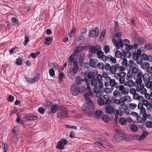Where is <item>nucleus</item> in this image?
<instances>
[{"label":"nucleus","instance_id":"nucleus-57","mask_svg":"<svg viewBox=\"0 0 152 152\" xmlns=\"http://www.w3.org/2000/svg\"><path fill=\"white\" fill-rule=\"evenodd\" d=\"M120 93L117 90H116L113 92V96L114 97H116L118 94L119 96L120 95Z\"/></svg>","mask_w":152,"mask_h":152},{"label":"nucleus","instance_id":"nucleus-45","mask_svg":"<svg viewBox=\"0 0 152 152\" xmlns=\"http://www.w3.org/2000/svg\"><path fill=\"white\" fill-rule=\"evenodd\" d=\"M12 23L14 26L15 25L18 23V20L16 18H13L12 19Z\"/></svg>","mask_w":152,"mask_h":152},{"label":"nucleus","instance_id":"nucleus-7","mask_svg":"<svg viewBox=\"0 0 152 152\" xmlns=\"http://www.w3.org/2000/svg\"><path fill=\"white\" fill-rule=\"evenodd\" d=\"M89 36L97 37L99 34V29L98 27L93 28L89 30Z\"/></svg>","mask_w":152,"mask_h":152},{"label":"nucleus","instance_id":"nucleus-41","mask_svg":"<svg viewBox=\"0 0 152 152\" xmlns=\"http://www.w3.org/2000/svg\"><path fill=\"white\" fill-rule=\"evenodd\" d=\"M23 63L22 59L20 58H17L16 61V63L18 65H21Z\"/></svg>","mask_w":152,"mask_h":152},{"label":"nucleus","instance_id":"nucleus-27","mask_svg":"<svg viewBox=\"0 0 152 152\" xmlns=\"http://www.w3.org/2000/svg\"><path fill=\"white\" fill-rule=\"evenodd\" d=\"M137 42L139 44H143L146 42V40L144 38L140 37L137 39Z\"/></svg>","mask_w":152,"mask_h":152},{"label":"nucleus","instance_id":"nucleus-32","mask_svg":"<svg viewBox=\"0 0 152 152\" xmlns=\"http://www.w3.org/2000/svg\"><path fill=\"white\" fill-rule=\"evenodd\" d=\"M52 39L50 37H46L45 41V43L47 45H49L52 42Z\"/></svg>","mask_w":152,"mask_h":152},{"label":"nucleus","instance_id":"nucleus-35","mask_svg":"<svg viewBox=\"0 0 152 152\" xmlns=\"http://www.w3.org/2000/svg\"><path fill=\"white\" fill-rule=\"evenodd\" d=\"M145 47L147 50H152V44L151 43H147L145 45Z\"/></svg>","mask_w":152,"mask_h":152},{"label":"nucleus","instance_id":"nucleus-3","mask_svg":"<svg viewBox=\"0 0 152 152\" xmlns=\"http://www.w3.org/2000/svg\"><path fill=\"white\" fill-rule=\"evenodd\" d=\"M72 63L73 64L72 68L70 69L68 71V74L69 77H72L75 75L78 70V65L77 60L75 59L72 62L71 65H69L68 64V65L71 66L72 65Z\"/></svg>","mask_w":152,"mask_h":152},{"label":"nucleus","instance_id":"nucleus-4","mask_svg":"<svg viewBox=\"0 0 152 152\" xmlns=\"http://www.w3.org/2000/svg\"><path fill=\"white\" fill-rule=\"evenodd\" d=\"M81 51V50H80V48H79V47H76L75 48V50L73 52V53L70 55L68 58L67 62L69 65H71L73 61L75 59V57H79L78 55L79 54H81V55H83L82 52H80Z\"/></svg>","mask_w":152,"mask_h":152},{"label":"nucleus","instance_id":"nucleus-46","mask_svg":"<svg viewBox=\"0 0 152 152\" xmlns=\"http://www.w3.org/2000/svg\"><path fill=\"white\" fill-rule=\"evenodd\" d=\"M104 50L105 53H108L110 50L109 47L107 45H105L104 47Z\"/></svg>","mask_w":152,"mask_h":152},{"label":"nucleus","instance_id":"nucleus-53","mask_svg":"<svg viewBox=\"0 0 152 152\" xmlns=\"http://www.w3.org/2000/svg\"><path fill=\"white\" fill-rule=\"evenodd\" d=\"M133 48V45H129L125 48V50L126 51H129Z\"/></svg>","mask_w":152,"mask_h":152},{"label":"nucleus","instance_id":"nucleus-48","mask_svg":"<svg viewBox=\"0 0 152 152\" xmlns=\"http://www.w3.org/2000/svg\"><path fill=\"white\" fill-rule=\"evenodd\" d=\"M29 41V39L28 37L26 36L25 37V40L23 42L24 45L25 46L26 45Z\"/></svg>","mask_w":152,"mask_h":152},{"label":"nucleus","instance_id":"nucleus-37","mask_svg":"<svg viewBox=\"0 0 152 152\" xmlns=\"http://www.w3.org/2000/svg\"><path fill=\"white\" fill-rule=\"evenodd\" d=\"M134 66L132 67L131 71L133 74H136L138 73V70L137 68L136 67V64H134Z\"/></svg>","mask_w":152,"mask_h":152},{"label":"nucleus","instance_id":"nucleus-59","mask_svg":"<svg viewBox=\"0 0 152 152\" xmlns=\"http://www.w3.org/2000/svg\"><path fill=\"white\" fill-rule=\"evenodd\" d=\"M147 72L150 74H152V67L150 66L146 69ZM152 76V74L151 75Z\"/></svg>","mask_w":152,"mask_h":152},{"label":"nucleus","instance_id":"nucleus-24","mask_svg":"<svg viewBox=\"0 0 152 152\" xmlns=\"http://www.w3.org/2000/svg\"><path fill=\"white\" fill-rule=\"evenodd\" d=\"M103 114V113L102 111L97 110L95 111L94 115L96 118H99L101 115H102Z\"/></svg>","mask_w":152,"mask_h":152},{"label":"nucleus","instance_id":"nucleus-33","mask_svg":"<svg viewBox=\"0 0 152 152\" xmlns=\"http://www.w3.org/2000/svg\"><path fill=\"white\" fill-rule=\"evenodd\" d=\"M76 82L77 85H80L82 84L81 81V77L80 76H78L76 78Z\"/></svg>","mask_w":152,"mask_h":152},{"label":"nucleus","instance_id":"nucleus-25","mask_svg":"<svg viewBox=\"0 0 152 152\" xmlns=\"http://www.w3.org/2000/svg\"><path fill=\"white\" fill-rule=\"evenodd\" d=\"M127 120L124 117H121L119 120V123L122 125H125L126 123Z\"/></svg>","mask_w":152,"mask_h":152},{"label":"nucleus","instance_id":"nucleus-58","mask_svg":"<svg viewBox=\"0 0 152 152\" xmlns=\"http://www.w3.org/2000/svg\"><path fill=\"white\" fill-rule=\"evenodd\" d=\"M133 73L131 71H129L127 73V77L128 78H131L133 75Z\"/></svg>","mask_w":152,"mask_h":152},{"label":"nucleus","instance_id":"nucleus-31","mask_svg":"<svg viewBox=\"0 0 152 152\" xmlns=\"http://www.w3.org/2000/svg\"><path fill=\"white\" fill-rule=\"evenodd\" d=\"M102 120L106 123H108L110 120L109 116L107 115H104L101 118Z\"/></svg>","mask_w":152,"mask_h":152},{"label":"nucleus","instance_id":"nucleus-34","mask_svg":"<svg viewBox=\"0 0 152 152\" xmlns=\"http://www.w3.org/2000/svg\"><path fill=\"white\" fill-rule=\"evenodd\" d=\"M49 73L51 77H55V72L53 69L52 68L50 69L49 70Z\"/></svg>","mask_w":152,"mask_h":152},{"label":"nucleus","instance_id":"nucleus-22","mask_svg":"<svg viewBox=\"0 0 152 152\" xmlns=\"http://www.w3.org/2000/svg\"><path fill=\"white\" fill-rule=\"evenodd\" d=\"M78 56H79V57H77L79 59V62L80 65V66H82L83 65V64L84 61V55H81V54H79Z\"/></svg>","mask_w":152,"mask_h":152},{"label":"nucleus","instance_id":"nucleus-38","mask_svg":"<svg viewBox=\"0 0 152 152\" xmlns=\"http://www.w3.org/2000/svg\"><path fill=\"white\" fill-rule=\"evenodd\" d=\"M115 56L117 58H120L122 56L121 53L119 50H117L115 53Z\"/></svg>","mask_w":152,"mask_h":152},{"label":"nucleus","instance_id":"nucleus-40","mask_svg":"<svg viewBox=\"0 0 152 152\" xmlns=\"http://www.w3.org/2000/svg\"><path fill=\"white\" fill-rule=\"evenodd\" d=\"M127 83L128 86L129 87H132L134 86V81L131 80H130L128 81Z\"/></svg>","mask_w":152,"mask_h":152},{"label":"nucleus","instance_id":"nucleus-19","mask_svg":"<svg viewBox=\"0 0 152 152\" xmlns=\"http://www.w3.org/2000/svg\"><path fill=\"white\" fill-rule=\"evenodd\" d=\"M101 96L98 97L99 98L97 100V103L99 105L102 106L104 104V101L102 98L100 97Z\"/></svg>","mask_w":152,"mask_h":152},{"label":"nucleus","instance_id":"nucleus-26","mask_svg":"<svg viewBox=\"0 0 152 152\" xmlns=\"http://www.w3.org/2000/svg\"><path fill=\"white\" fill-rule=\"evenodd\" d=\"M96 54L99 58L101 59L102 60L104 58L103 56H104L103 52L102 51H99L97 52Z\"/></svg>","mask_w":152,"mask_h":152},{"label":"nucleus","instance_id":"nucleus-11","mask_svg":"<svg viewBox=\"0 0 152 152\" xmlns=\"http://www.w3.org/2000/svg\"><path fill=\"white\" fill-rule=\"evenodd\" d=\"M68 115L67 111L66 110H64V111L58 112L57 117L58 118H60V119H64Z\"/></svg>","mask_w":152,"mask_h":152},{"label":"nucleus","instance_id":"nucleus-21","mask_svg":"<svg viewBox=\"0 0 152 152\" xmlns=\"http://www.w3.org/2000/svg\"><path fill=\"white\" fill-rule=\"evenodd\" d=\"M131 130L134 132H137L138 130V128L136 125L132 124L130 126Z\"/></svg>","mask_w":152,"mask_h":152},{"label":"nucleus","instance_id":"nucleus-42","mask_svg":"<svg viewBox=\"0 0 152 152\" xmlns=\"http://www.w3.org/2000/svg\"><path fill=\"white\" fill-rule=\"evenodd\" d=\"M146 127L148 128H152V122L151 121H148L145 124Z\"/></svg>","mask_w":152,"mask_h":152},{"label":"nucleus","instance_id":"nucleus-47","mask_svg":"<svg viewBox=\"0 0 152 152\" xmlns=\"http://www.w3.org/2000/svg\"><path fill=\"white\" fill-rule=\"evenodd\" d=\"M130 99V97L128 96H126L123 97V101L124 102L129 101Z\"/></svg>","mask_w":152,"mask_h":152},{"label":"nucleus","instance_id":"nucleus-62","mask_svg":"<svg viewBox=\"0 0 152 152\" xmlns=\"http://www.w3.org/2000/svg\"><path fill=\"white\" fill-rule=\"evenodd\" d=\"M7 144L5 143L4 145V147H3V149L4 150V152H6L8 151L7 149Z\"/></svg>","mask_w":152,"mask_h":152},{"label":"nucleus","instance_id":"nucleus-63","mask_svg":"<svg viewBox=\"0 0 152 152\" xmlns=\"http://www.w3.org/2000/svg\"><path fill=\"white\" fill-rule=\"evenodd\" d=\"M143 103V104L146 106H148V105H149V104L148 103V100L146 99H144L143 101L142 102Z\"/></svg>","mask_w":152,"mask_h":152},{"label":"nucleus","instance_id":"nucleus-61","mask_svg":"<svg viewBox=\"0 0 152 152\" xmlns=\"http://www.w3.org/2000/svg\"><path fill=\"white\" fill-rule=\"evenodd\" d=\"M135 60H136L137 63L141 65V64H142V63H143L142 62V60L140 58H136Z\"/></svg>","mask_w":152,"mask_h":152},{"label":"nucleus","instance_id":"nucleus-29","mask_svg":"<svg viewBox=\"0 0 152 152\" xmlns=\"http://www.w3.org/2000/svg\"><path fill=\"white\" fill-rule=\"evenodd\" d=\"M148 132H144L140 137V140H143L148 135Z\"/></svg>","mask_w":152,"mask_h":152},{"label":"nucleus","instance_id":"nucleus-6","mask_svg":"<svg viewBox=\"0 0 152 152\" xmlns=\"http://www.w3.org/2000/svg\"><path fill=\"white\" fill-rule=\"evenodd\" d=\"M128 135L125 134L123 131H121L118 132L115 134V137L118 140H127L126 138L128 137Z\"/></svg>","mask_w":152,"mask_h":152},{"label":"nucleus","instance_id":"nucleus-28","mask_svg":"<svg viewBox=\"0 0 152 152\" xmlns=\"http://www.w3.org/2000/svg\"><path fill=\"white\" fill-rule=\"evenodd\" d=\"M37 118V116L36 115H31L28 117L26 118V120L27 121L34 120Z\"/></svg>","mask_w":152,"mask_h":152},{"label":"nucleus","instance_id":"nucleus-60","mask_svg":"<svg viewBox=\"0 0 152 152\" xmlns=\"http://www.w3.org/2000/svg\"><path fill=\"white\" fill-rule=\"evenodd\" d=\"M58 79H62L63 77L65 78V75L63 72L60 73L58 75Z\"/></svg>","mask_w":152,"mask_h":152},{"label":"nucleus","instance_id":"nucleus-56","mask_svg":"<svg viewBox=\"0 0 152 152\" xmlns=\"http://www.w3.org/2000/svg\"><path fill=\"white\" fill-rule=\"evenodd\" d=\"M115 80L114 79H112L111 80H110V86H111V87H113L115 83Z\"/></svg>","mask_w":152,"mask_h":152},{"label":"nucleus","instance_id":"nucleus-52","mask_svg":"<svg viewBox=\"0 0 152 152\" xmlns=\"http://www.w3.org/2000/svg\"><path fill=\"white\" fill-rule=\"evenodd\" d=\"M136 118L137 121L138 123L142 124H143V121L141 117L138 115V116Z\"/></svg>","mask_w":152,"mask_h":152},{"label":"nucleus","instance_id":"nucleus-20","mask_svg":"<svg viewBox=\"0 0 152 152\" xmlns=\"http://www.w3.org/2000/svg\"><path fill=\"white\" fill-rule=\"evenodd\" d=\"M96 61V59L91 58L89 60V64L92 67H95Z\"/></svg>","mask_w":152,"mask_h":152},{"label":"nucleus","instance_id":"nucleus-12","mask_svg":"<svg viewBox=\"0 0 152 152\" xmlns=\"http://www.w3.org/2000/svg\"><path fill=\"white\" fill-rule=\"evenodd\" d=\"M101 47L100 46H96L92 45L89 47L90 51L93 53H96L98 49H101Z\"/></svg>","mask_w":152,"mask_h":152},{"label":"nucleus","instance_id":"nucleus-44","mask_svg":"<svg viewBox=\"0 0 152 152\" xmlns=\"http://www.w3.org/2000/svg\"><path fill=\"white\" fill-rule=\"evenodd\" d=\"M38 112L41 114H44L45 112V109L42 107H40L38 108Z\"/></svg>","mask_w":152,"mask_h":152},{"label":"nucleus","instance_id":"nucleus-15","mask_svg":"<svg viewBox=\"0 0 152 152\" xmlns=\"http://www.w3.org/2000/svg\"><path fill=\"white\" fill-rule=\"evenodd\" d=\"M104 98L105 99L104 104L108 105H111L110 104L111 101L109 99L108 96L107 95H104L103 96Z\"/></svg>","mask_w":152,"mask_h":152},{"label":"nucleus","instance_id":"nucleus-1","mask_svg":"<svg viewBox=\"0 0 152 152\" xmlns=\"http://www.w3.org/2000/svg\"><path fill=\"white\" fill-rule=\"evenodd\" d=\"M84 96L86 99V102L85 105H83V108H82V110L87 113L88 115H91L92 113L95 108L94 105L93 103L90 100V96L88 93H85Z\"/></svg>","mask_w":152,"mask_h":152},{"label":"nucleus","instance_id":"nucleus-64","mask_svg":"<svg viewBox=\"0 0 152 152\" xmlns=\"http://www.w3.org/2000/svg\"><path fill=\"white\" fill-rule=\"evenodd\" d=\"M131 115H132L133 117H135L136 118H137L138 116V114L135 112H132L131 113Z\"/></svg>","mask_w":152,"mask_h":152},{"label":"nucleus","instance_id":"nucleus-23","mask_svg":"<svg viewBox=\"0 0 152 152\" xmlns=\"http://www.w3.org/2000/svg\"><path fill=\"white\" fill-rule=\"evenodd\" d=\"M122 53L124 56L126 57L129 58L131 56V53L129 51H125L124 50Z\"/></svg>","mask_w":152,"mask_h":152},{"label":"nucleus","instance_id":"nucleus-49","mask_svg":"<svg viewBox=\"0 0 152 152\" xmlns=\"http://www.w3.org/2000/svg\"><path fill=\"white\" fill-rule=\"evenodd\" d=\"M98 68L102 70H104V65L102 62H99L98 64Z\"/></svg>","mask_w":152,"mask_h":152},{"label":"nucleus","instance_id":"nucleus-17","mask_svg":"<svg viewBox=\"0 0 152 152\" xmlns=\"http://www.w3.org/2000/svg\"><path fill=\"white\" fill-rule=\"evenodd\" d=\"M58 109V107L55 104H53L50 108V113L54 114L57 111Z\"/></svg>","mask_w":152,"mask_h":152},{"label":"nucleus","instance_id":"nucleus-50","mask_svg":"<svg viewBox=\"0 0 152 152\" xmlns=\"http://www.w3.org/2000/svg\"><path fill=\"white\" fill-rule=\"evenodd\" d=\"M151 84L152 82L150 80H148V81H147L145 83L146 87L148 88H149V87L151 86Z\"/></svg>","mask_w":152,"mask_h":152},{"label":"nucleus","instance_id":"nucleus-55","mask_svg":"<svg viewBox=\"0 0 152 152\" xmlns=\"http://www.w3.org/2000/svg\"><path fill=\"white\" fill-rule=\"evenodd\" d=\"M14 100V97L11 95H10L7 98V100L10 102H13Z\"/></svg>","mask_w":152,"mask_h":152},{"label":"nucleus","instance_id":"nucleus-14","mask_svg":"<svg viewBox=\"0 0 152 152\" xmlns=\"http://www.w3.org/2000/svg\"><path fill=\"white\" fill-rule=\"evenodd\" d=\"M114 107L112 105H108L105 109V111L109 114H112L113 113Z\"/></svg>","mask_w":152,"mask_h":152},{"label":"nucleus","instance_id":"nucleus-2","mask_svg":"<svg viewBox=\"0 0 152 152\" xmlns=\"http://www.w3.org/2000/svg\"><path fill=\"white\" fill-rule=\"evenodd\" d=\"M91 85L94 87L93 91L96 94V96L97 97H99L102 95L103 91L102 88L103 87L102 82H98L96 79H94L91 81Z\"/></svg>","mask_w":152,"mask_h":152},{"label":"nucleus","instance_id":"nucleus-54","mask_svg":"<svg viewBox=\"0 0 152 152\" xmlns=\"http://www.w3.org/2000/svg\"><path fill=\"white\" fill-rule=\"evenodd\" d=\"M97 80H98V82H102V76L100 75H98L96 77Z\"/></svg>","mask_w":152,"mask_h":152},{"label":"nucleus","instance_id":"nucleus-39","mask_svg":"<svg viewBox=\"0 0 152 152\" xmlns=\"http://www.w3.org/2000/svg\"><path fill=\"white\" fill-rule=\"evenodd\" d=\"M111 56H112L110 55H108L107 56H106L105 55H104V56H103L104 58L102 60L103 61H110Z\"/></svg>","mask_w":152,"mask_h":152},{"label":"nucleus","instance_id":"nucleus-43","mask_svg":"<svg viewBox=\"0 0 152 152\" xmlns=\"http://www.w3.org/2000/svg\"><path fill=\"white\" fill-rule=\"evenodd\" d=\"M137 104L134 103H130L129 104V107L132 109H134L137 107Z\"/></svg>","mask_w":152,"mask_h":152},{"label":"nucleus","instance_id":"nucleus-8","mask_svg":"<svg viewBox=\"0 0 152 152\" xmlns=\"http://www.w3.org/2000/svg\"><path fill=\"white\" fill-rule=\"evenodd\" d=\"M83 75L84 78H88L89 79H93L95 77V73L94 72L91 71L89 70L86 71Z\"/></svg>","mask_w":152,"mask_h":152},{"label":"nucleus","instance_id":"nucleus-16","mask_svg":"<svg viewBox=\"0 0 152 152\" xmlns=\"http://www.w3.org/2000/svg\"><path fill=\"white\" fill-rule=\"evenodd\" d=\"M123 97H122L120 100L115 99L114 100L113 102L116 104H119L121 106H123L125 104L124 102L123 101Z\"/></svg>","mask_w":152,"mask_h":152},{"label":"nucleus","instance_id":"nucleus-9","mask_svg":"<svg viewBox=\"0 0 152 152\" xmlns=\"http://www.w3.org/2000/svg\"><path fill=\"white\" fill-rule=\"evenodd\" d=\"M67 141L63 138L58 142L56 147L57 149L63 150L64 149V146L67 144Z\"/></svg>","mask_w":152,"mask_h":152},{"label":"nucleus","instance_id":"nucleus-10","mask_svg":"<svg viewBox=\"0 0 152 152\" xmlns=\"http://www.w3.org/2000/svg\"><path fill=\"white\" fill-rule=\"evenodd\" d=\"M40 76L39 73H37L36 75L33 78H29L27 77L25 78L26 80L29 83H36L40 79Z\"/></svg>","mask_w":152,"mask_h":152},{"label":"nucleus","instance_id":"nucleus-30","mask_svg":"<svg viewBox=\"0 0 152 152\" xmlns=\"http://www.w3.org/2000/svg\"><path fill=\"white\" fill-rule=\"evenodd\" d=\"M106 33V30L104 29L102 30L100 35L99 39L100 40L102 41L104 38V36Z\"/></svg>","mask_w":152,"mask_h":152},{"label":"nucleus","instance_id":"nucleus-18","mask_svg":"<svg viewBox=\"0 0 152 152\" xmlns=\"http://www.w3.org/2000/svg\"><path fill=\"white\" fill-rule=\"evenodd\" d=\"M141 67L143 69H145L150 66L149 63L147 62H143L140 65Z\"/></svg>","mask_w":152,"mask_h":152},{"label":"nucleus","instance_id":"nucleus-36","mask_svg":"<svg viewBox=\"0 0 152 152\" xmlns=\"http://www.w3.org/2000/svg\"><path fill=\"white\" fill-rule=\"evenodd\" d=\"M111 69V66L108 63H106L104 65V69H105L106 71H109Z\"/></svg>","mask_w":152,"mask_h":152},{"label":"nucleus","instance_id":"nucleus-51","mask_svg":"<svg viewBox=\"0 0 152 152\" xmlns=\"http://www.w3.org/2000/svg\"><path fill=\"white\" fill-rule=\"evenodd\" d=\"M142 82V78H138L137 80H136L135 83L137 84L140 85V86L141 85V83Z\"/></svg>","mask_w":152,"mask_h":152},{"label":"nucleus","instance_id":"nucleus-5","mask_svg":"<svg viewBox=\"0 0 152 152\" xmlns=\"http://www.w3.org/2000/svg\"><path fill=\"white\" fill-rule=\"evenodd\" d=\"M84 91H82L81 90H80L79 87L75 84H73L71 87V93L73 96L77 95L80 92L83 93L84 91L86 90V88H84Z\"/></svg>","mask_w":152,"mask_h":152},{"label":"nucleus","instance_id":"nucleus-13","mask_svg":"<svg viewBox=\"0 0 152 152\" xmlns=\"http://www.w3.org/2000/svg\"><path fill=\"white\" fill-rule=\"evenodd\" d=\"M119 64H116L114 65L111 66V69L110 70V73L112 74H115L116 70L119 69Z\"/></svg>","mask_w":152,"mask_h":152}]
</instances>
